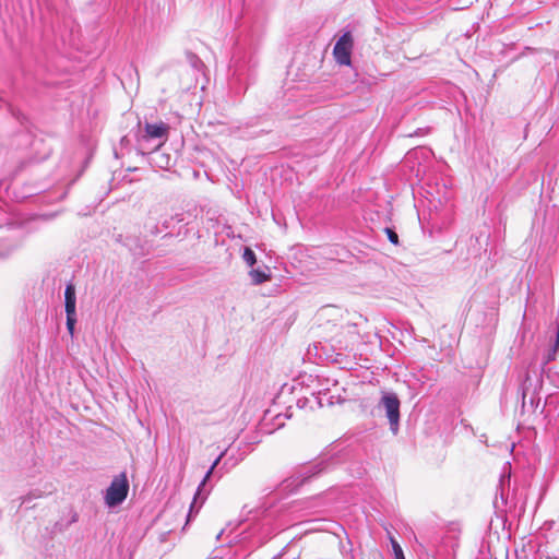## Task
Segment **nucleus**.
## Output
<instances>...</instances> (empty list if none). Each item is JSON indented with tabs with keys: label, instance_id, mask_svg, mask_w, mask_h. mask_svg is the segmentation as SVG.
<instances>
[{
	"label": "nucleus",
	"instance_id": "nucleus-4",
	"mask_svg": "<svg viewBox=\"0 0 559 559\" xmlns=\"http://www.w3.org/2000/svg\"><path fill=\"white\" fill-rule=\"evenodd\" d=\"M144 135L143 140H160L158 144L155 145V148L159 147L163 141L166 140L168 134V126L165 122L158 123H145L144 126Z\"/></svg>",
	"mask_w": 559,
	"mask_h": 559
},
{
	"label": "nucleus",
	"instance_id": "nucleus-2",
	"mask_svg": "<svg viewBox=\"0 0 559 559\" xmlns=\"http://www.w3.org/2000/svg\"><path fill=\"white\" fill-rule=\"evenodd\" d=\"M381 405L385 409L391 431L396 435L400 423V400L395 393H385L381 399Z\"/></svg>",
	"mask_w": 559,
	"mask_h": 559
},
{
	"label": "nucleus",
	"instance_id": "nucleus-9",
	"mask_svg": "<svg viewBox=\"0 0 559 559\" xmlns=\"http://www.w3.org/2000/svg\"><path fill=\"white\" fill-rule=\"evenodd\" d=\"M242 259L249 266H253L257 262L255 253L249 247L245 248Z\"/></svg>",
	"mask_w": 559,
	"mask_h": 559
},
{
	"label": "nucleus",
	"instance_id": "nucleus-20",
	"mask_svg": "<svg viewBox=\"0 0 559 559\" xmlns=\"http://www.w3.org/2000/svg\"><path fill=\"white\" fill-rule=\"evenodd\" d=\"M0 257H3V254L0 252Z\"/></svg>",
	"mask_w": 559,
	"mask_h": 559
},
{
	"label": "nucleus",
	"instance_id": "nucleus-3",
	"mask_svg": "<svg viewBox=\"0 0 559 559\" xmlns=\"http://www.w3.org/2000/svg\"><path fill=\"white\" fill-rule=\"evenodd\" d=\"M354 40L350 32H345L336 41L333 48V56L337 63L342 66L350 64Z\"/></svg>",
	"mask_w": 559,
	"mask_h": 559
},
{
	"label": "nucleus",
	"instance_id": "nucleus-6",
	"mask_svg": "<svg viewBox=\"0 0 559 559\" xmlns=\"http://www.w3.org/2000/svg\"><path fill=\"white\" fill-rule=\"evenodd\" d=\"M249 275L254 285L262 284V283L266 282L267 280H270V274L260 269L251 270L249 272Z\"/></svg>",
	"mask_w": 559,
	"mask_h": 559
},
{
	"label": "nucleus",
	"instance_id": "nucleus-10",
	"mask_svg": "<svg viewBox=\"0 0 559 559\" xmlns=\"http://www.w3.org/2000/svg\"><path fill=\"white\" fill-rule=\"evenodd\" d=\"M393 552L395 556V559H405L402 547L395 539H391Z\"/></svg>",
	"mask_w": 559,
	"mask_h": 559
},
{
	"label": "nucleus",
	"instance_id": "nucleus-17",
	"mask_svg": "<svg viewBox=\"0 0 559 559\" xmlns=\"http://www.w3.org/2000/svg\"><path fill=\"white\" fill-rule=\"evenodd\" d=\"M554 356H555V349L552 350L551 354L548 355L547 362L550 361L551 359H554Z\"/></svg>",
	"mask_w": 559,
	"mask_h": 559
},
{
	"label": "nucleus",
	"instance_id": "nucleus-14",
	"mask_svg": "<svg viewBox=\"0 0 559 559\" xmlns=\"http://www.w3.org/2000/svg\"><path fill=\"white\" fill-rule=\"evenodd\" d=\"M40 497V495H32V496H25L22 498V501L21 503H26L27 501H29L32 498H38Z\"/></svg>",
	"mask_w": 559,
	"mask_h": 559
},
{
	"label": "nucleus",
	"instance_id": "nucleus-1",
	"mask_svg": "<svg viewBox=\"0 0 559 559\" xmlns=\"http://www.w3.org/2000/svg\"><path fill=\"white\" fill-rule=\"evenodd\" d=\"M129 492V481L126 473L114 477L105 493V503L112 508L121 504Z\"/></svg>",
	"mask_w": 559,
	"mask_h": 559
},
{
	"label": "nucleus",
	"instance_id": "nucleus-15",
	"mask_svg": "<svg viewBox=\"0 0 559 559\" xmlns=\"http://www.w3.org/2000/svg\"><path fill=\"white\" fill-rule=\"evenodd\" d=\"M173 219H176L177 222H182L183 221V218L181 217L180 214H177L174 217H170V221H173Z\"/></svg>",
	"mask_w": 559,
	"mask_h": 559
},
{
	"label": "nucleus",
	"instance_id": "nucleus-18",
	"mask_svg": "<svg viewBox=\"0 0 559 559\" xmlns=\"http://www.w3.org/2000/svg\"><path fill=\"white\" fill-rule=\"evenodd\" d=\"M222 534H223V531H221V532L218 533V535H217V537H216V538H217V539H219V538H221V536H222Z\"/></svg>",
	"mask_w": 559,
	"mask_h": 559
},
{
	"label": "nucleus",
	"instance_id": "nucleus-11",
	"mask_svg": "<svg viewBox=\"0 0 559 559\" xmlns=\"http://www.w3.org/2000/svg\"><path fill=\"white\" fill-rule=\"evenodd\" d=\"M75 323H76V314L75 316L67 314V329L71 335H73V333H74Z\"/></svg>",
	"mask_w": 559,
	"mask_h": 559
},
{
	"label": "nucleus",
	"instance_id": "nucleus-5",
	"mask_svg": "<svg viewBox=\"0 0 559 559\" xmlns=\"http://www.w3.org/2000/svg\"><path fill=\"white\" fill-rule=\"evenodd\" d=\"M76 296H75V287L72 283L67 284L64 290V310L66 314L75 316L76 314Z\"/></svg>",
	"mask_w": 559,
	"mask_h": 559
},
{
	"label": "nucleus",
	"instance_id": "nucleus-16",
	"mask_svg": "<svg viewBox=\"0 0 559 559\" xmlns=\"http://www.w3.org/2000/svg\"><path fill=\"white\" fill-rule=\"evenodd\" d=\"M163 227H164V229H168V228H169V221H167V219H166V221L163 223Z\"/></svg>",
	"mask_w": 559,
	"mask_h": 559
},
{
	"label": "nucleus",
	"instance_id": "nucleus-8",
	"mask_svg": "<svg viewBox=\"0 0 559 559\" xmlns=\"http://www.w3.org/2000/svg\"><path fill=\"white\" fill-rule=\"evenodd\" d=\"M223 456V453L213 462V464L211 465V467L209 468V471L206 472L204 478L202 479L201 484L199 485L198 487V490H197V493L195 496H199L200 492H201V489L202 487L205 485L206 480L210 478V476L212 475L214 468L217 466V464L219 463L221 459ZM197 500V497H194V501Z\"/></svg>",
	"mask_w": 559,
	"mask_h": 559
},
{
	"label": "nucleus",
	"instance_id": "nucleus-13",
	"mask_svg": "<svg viewBox=\"0 0 559 559\" xmlns=\"http://www.w3.org/2000/svg\"><path fill=\"white\" fill-rule=\"evenodd\" d=\"M555 448H556L555 454L559 457V428H558L557 436L555 438Z\"/></svg>",
	"mask_w": 559,
	"mask_h": 559
},
{
	"label": "nucleus",
	"instance_id": "nucleus-19",
	"mask_svg": "<svg viewBox=\"0 0 559 559\" xmlns=\"http://www.w3.org/2000/svg\"><path fill=\"white\" fill-rule=\"evenodd\" d=\"M193 506H194V502L190 506V513H189V515L191 514V511H192V509H193Z\"/></svg>",
	"mask_w": 559,
	"mask_h": 559
},
{
	"label": "nucleus",
	"instance_id": "nucleus-7",
	"mask_svg": "<svg viewBox=\"0 0 559 559\" xmlns=\"http://www.w3.org/2000/svg\"><path fill=\"white\" fill-rule=\"evenodd\" d=\"M328 468V464L325 461H319L314 464H312L311 466L308 467L307 469V477H311V476H314V475H319L320 473H322L323 471H325Z\"/></svg>",
	"mask_w": 559,
	"mask_h": 559
},
{
	"label": "nucleus",
	"instance_id": "nucleus-12",
	"mask_svg": "<svg viewBox=\"0 0 559 559\" xmlns=\"http://www.w3.org/2000/svg\"><path fill=\"white\" fill-rule=\"evenodd\" d=\"M385 233L388 235V239L393 243V245H397L399 243V236L397 234L390 229V228H385Z\"/></svg>",
	"mask_w": 559,
	"mask_h": 559
}]
</instances>
